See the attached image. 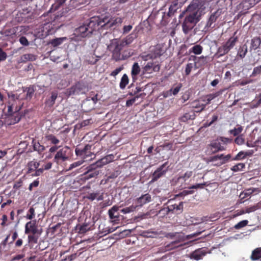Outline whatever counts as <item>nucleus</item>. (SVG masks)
I'll use <instances>...</instances> for the list:
<instances>
[{
	"label": "nucleus",
	"mask_w": 261,
	"mask_h": 261,
	"mask_svg": "<svg viewBox=\"0 0 261 261\" xmlns=\"http://www.w3.org/2000/svg\"><path fill=\"white\" fill-rule=\"evenodd\" d=\"M141 71L140 67L137 62H135L133 65L131 71V76L133 82L137 80V76Z\"/></svg>",
	"instance_id": "a878e982"
},
{
	"label": "nucleus",
	"mask_w": 261,
	"mask_h": 261,
	"mask_svg": "<svg viewBox=\"0 0 261 261\" xmlns=\"http://www.w3.org/2000/svg\"><path fill=\"white\" fill-rule=\"evenodd\" d=\"M181 87H182V84L181 83H179L175 88H174L173 89L172 88L169 91H167L164 94V97H167L169 95H171V93L174 95H176L179 92V91H180V90L181 88Z\"/></svg>",
	"instance_id": "2f4dec72"
},
{
	"label": "nucleus",
	"mask_w": 261,
	"mask_h": 261,
	"mask_svg": "<svg viewBox=\"0 0 261 261\" xmlns=\"http://www.w3.org/2000/svg\"><path fill=\"white\" fill-rule=\"evenodd\" d=\"M113 201L112 199H110V198H108V199L105 200L102 202H100L98 205V206L100 209V212H101V211H104L105 207L111 205Z\"/></svg>",
	"instance_id": "ea45409f"
},
{
	"label": "nucleus",
	"mask_w": 261,
	"mask_h": 261,
	"mask_svg": "<svg viewBox=\"0 0 261 261\" xmlns=\"http://www.w3.org/2000/svg\"><path fill=\"white\" fill-rule=\"evenodd\" d=\"M151 199V196L148 193L143 195L141 197L138 198L136 200L135 202L130 206L121 210V212H133L134 211H138L144 204L150 202Z\"/></svg>",
	"instance_id": "0eeeda50"
},
{
	"label": "nucleus",
	"mask_w": 261,
	"mask_h": 261,
	"mask_svg": "<svg viewBox=\"0 0 261 261\" xmlns=\"http://www.w3.org/2000/svg\"><path fill=\"white\" fill-rule=\"evenodd\" d=\"M14 105V103H11L10 101L8 102L7 114L10 117V122L9 123L10 125L17 123L20 120L18 113L16 111H13Z\"/></svg>",
	"instance_id": "9b49d317"
},
{
	"label": "nucleus",
	"mask_w": 261,
	"mask_h": 261,
	"mask_svg": "<svg viewBox=\"0 0 261 261\" xmlns=\"http://www.w3.org/2000/svg\"><path fill=\"white\" fill-rule=\"evenodd\" d=\"M67 39V38L65 37L57 38L50 40V44L54 47H56L61 45L64 41H66Z\"/></svg>",
	"instance_id": "f704fd0d"
},
{
	"label": "nucleus",
	"mask_w": 261,
	"mask_h": 261,
	"mask_svg": "<svg viewBox=\"0 0 261 261\" xmlns=\"http://www.w3.org/2000/svg\"><path fill=\"white\" fill-rule=\"evenodd\" d=\"M251 260H255L261 258V247L256 248L254 249L250 256Z\"/></svg>",
	"instance_id": "473e14b6"
},
{
	"label": "nucleus",
	"mask_w": 261,
	"mask_h": 261,
	"mask_svg": "<svg viewBox=\"0 0 261 261\" xmlns=\"http://www.w3.org/2000/svg\"><path fill=\"white\" fill-rule=\"evenodd\" d=\"M238 41V37L232 36L229 38L222 45L229 52L235 46Z\"/></svg>",
	"instance_id": "4be33fe9"
},
{
	"label": "nucleus",
	"mask_w": 261,
	"mask_h": 261,
	"mask_svg": "<svg viewBox=\"0 0 261 261\" xmlns=\"http://www.w3.org/2000/svg\"><path fill=\"white\" fill-rule=\"evenodd\" d=\"M191 116H192L189 113H185L182 116H181L180 117V120L181 121L186 122L188 120H190L191 119Z\"/></svg>",
	"instance_id": "338daca9"
},
{
	"label": "nucleus",
	"mask_w": 261,
	"mask_h": 261,
	"mask_svg": "<svg viewBox=\"0 0 261 261\" xmlns=\"http://www.w3.org/2000/svg\"><path fill=\"white\" fill-rule=\"evenodd\" d=\"M217 140L219 142V143H222V145H226L228 143L230 142L231 140H230L228 138H225L224 137H220L217 139Z\"/></svg>",
	"instance_id": "13d9d810"
},
{
	"label": "nucleus",
	"mask_w": 261,
	"mask_h": 261,
	"mask_svg": "<svg viewBox=\"0 0 261 261\" xmlns=\"http://www.w3.org/2000/svg\"><path fill=\"white\" fill-rule=\"evenodd\" d=\"M259 190L257 188H249L245 189L240 194L239 197L242 201L241 202H244L245 200L249 199L251 195L254 192H258Z\"/></svg>",
	"instance_id": "6ab92c4d"
},
{
	"label": "nucleus",
	"mask_w": 261,
	"mask_h": 261,
	"mask_svg": "<svg viewBox=\"0 0 261 261\" xmlns=\"http://www.w3.org/2000/svg\"><path fill=\"white\" fill-rule=\"evenodd\" d=\"M261 0H244L239 5V8L242 9L239 13L240 15H244L247 13V10L253 7Z\"/></svg>",
	"instance_id": "f8f14e48"
},
{
	"label": "nucleus",
	"mask_w": 261,
	"mask_h": 261,
	"mask_svg": "<svg viewBox=\"0 0 261 261\" xmlns=\"http://www.w3.org/2000/svg\"><path fill=\"white\" fill-rule=\"evenodd\" d=\"M114 155L112 154L107 155L101 159L98 160V164H100L101 167L110 163L114 160Z\"/></svg>",
	"instance_id": "c85d7f7f"
},
{
	"label": "nucleus",
	"mask_w": 261,
	"mask_h": 261,
	"mask_svg": "<svg viewBox=\"0 0 261 261\" xmlns=\"http://www.w3.org/2000/svg\"><path fill=\"white\" fill-rule=\"evenodd\" d=\"M235 143L238 145H242L244 143V139L242 135L238 136L234 140Z\"/></svg>",
	"instance_id": "774afa93"
},
{
	"label": "nucleus",
	"mask_w": 261,
	"mask_h": 261,
	"mask_svg": "<svg viewBox=\"0 0 261 261\" xmlns=\"http://www.w3.org/2000/svg\"><path fill=\"white\" fill-rule=\"evenodd\" d=\"M72 154L71 149L68 146H64L59 149L55 154L54 161L60 165L63 162L68 161Z\"/></svg>",
	"instance_id": "6e6552de"
},
{
	"label": "nucleus",
	"mask_w": 261,
	"mask_h": 261,
	"mask_svg": "<svg viewBox=\"0 0 261 261\" xmlns=\"http://www.w3.org/2000/svg\"><path fill=\"white\" fill-rule=\"evenodd\" d=\"M224 150H225V147L222 145L221 143H219L218 140L216 139L207 145L205 153L206 155H212Z\"/></svg>",
	"instance_id": "1a4fd4ad"
},
{
	"label": "nucleus",
	"mask_w": 261,
	"mask_h": 261,
	"mask_svg": "<svg viewBox=\"0 0 261 261\" xmlns=\"http://www.w3.org/2000/svg\"><path fill=\"white\" fill-rule=\"evenodd\" d=\"M245 167V165L244 163H238L234 166H233L232 167H231L230 170L232 171L233 172H239L242 171L243 169H244Z\"/></svg>",
	"instance_id": "49530a36"
},
{
	"label": "nucleus",
	"mask_w": 261,
	"mask_h": 261,
	"mask_svg": "<svg viewBox=\"0 0 261 261\" xmlns=\"http://www.w3.org/2000/svg\"><path fill=\"white\" fill-rule=\"evenodd\" d=\"M33 143L34 149L39 153H41L45 150V147L41 145L38 142H34L33 141Z\"/></svg>",
	"instance_id": "09e8293b"
},
{
	"label": "nucleus",
	"mask_w": 261,
	"mask_h": 261,
	"mask_svg": "<svg viewBox=\"0 0 261 261\" xmlns=\"http://www.w3.org/2000/svg\"><path fill=\"white\" fill-rule=\"evenodd\" d=\"M24 91L27 92L26 98L31 99L34 93V89L33 87H27Z\"/></svg>",
	"instance_id": "4d7b16f0"
},
{
	"label": "nucleus",
	"mask_w": 261,
	"mask_h": 261,
	"mask_svg": "<svg viewBox=\"0 0 261 261\" xmlns=\"http://www.w3.org/2000/svg\"><path fill=\"white\" fill-rule=\"evenodd\" d=\"M191 58L195 61V65H198L199 67L203 66L207 63V56H201L197 57L195 56H191Z\"/></svg>",
	"instance_id": "b1692460"
},
{
	"label": "nucleus",
	"mask_w": 261,
	"mask_h": 261,
	"mask_svg": "<svg viewBox=\"0 0 261 261\" xmlns=\"http://www.w3.org/2000/svg\"><path fill=\"white\" fill-rule=\"evenodd\" d=\"M194 193V191L192 190V189H189V190H184L183 191H182L181 192H180L179 194V195L181 196H185L188 195L192 194Z\"/></svg>",
	"instance_id": "0e129e2a"
},
{
	"label": "nucleus",
	"mask_w": 261,
	"mask_h": 261,
	"mask_svg": "<svg viewBox=\"0 0 261 261\" xmlns=\"http://www.w3.org/2000/svg\"><path fill=\"white\" fill-rule=\"evenodd\" d=\"M129 79L126 74H124L120 80L119 84V87L121 89H124L125 88L126 85L128 84Z\"/></svg>",
	"instance_id": "e433bc0d"
},
{
	"label": "nucleus",
	"mask_w": 261,
	"mask_h": 261,
	"mask_svg": "<svg viewBox=\"0 0 261 261\" xmlns=\"http://www.w3.org/2000/svg\"><path fill=\"white\" fill-rule=\"evenodd\" d=\"M225 91V89H221L215 93H211L206 95V97H208V99L212 101L214 98L217 97L218 96L221 95L223 92Z\"/></svg>",
	"instance_id": "de8ad7c7"
},
{
	"label": "nucleus",
	"mask_w": 261,
	"mask_h": 261,
	"mask_svg": "<svg viewBox=\"0 0 261 261\" xmlns=\"http://www.w3.org/2000/svg\"><path fill=\"white\" fill-rule=\"evenodd\" d=\"M65 20V18L63 12L54 14L50 15V20L44 24L43 31L46 35H52L63 25Z\"/></svg>",
	"instance_id": "f257e3e1"
},
{
	"label": "nucleus",
	"mask_w": 261,
	"mask_h": 261,
	"mask_svg": "<svg viewBox=\"0 0 261 261\" xmlns=\"http://www.w3.org/2000/svg\"><path fill=\"white\" fill-rule=\"evenodd\" d=\"M51 94L50 97L45 101V104L50 107H53L54 105L55 101L58 97V93L56 91L52 92Z\"/></svg>",
	"instance_id": "7c9ffc66"
},
{
	"label": "nucleus",
	"mask_w": 261,
	"mask_h": 261,
	"mask_svg": "<svg viewBox=\"0 0 261 261\" xmlns=\"http://www.w3.org/2000/svg\"><path fill=\"white\" fill-rule=\"evenodd\" d=\"M261 74V65L255 67L253 68L250 77H254L260 76Z\"/></svg>",
	"instance_id": "603ef678"
},
{
	"label": "nucleus",
	"mask_w": 261,
	"mask_h": 261,
	"mask_svg": "<svg viewBox=\"0 0 261 261\" xmlns=\"http://www.w3.org/2000/svg\"><path fill=\"white\" fill-rule=\"evenodd\" d=\"M252 154V152L250 151H240L236 156L232 159L233 161H239L245 159L247 156H251Z\"/></svg>",
	"instance_id": "c756f323"
},
{
	"label": "nucleus",
	"mask_w": 261,
	"mask_h": 261,
	"mask_svg": "<svg viewBox=\"0 0 261 261\" xmlns=\"http://www.w3.org/2000/svg\"><path fill=\"white\" fill-rule=\"evenodd\" d=\"M84 217L85 216V221L84 224L92 227L97 220L96 216H92L91 213H83Z\"/></svg>",
	"instance_id": "5701e85b"
},
{
	"label": "nucleus",
	"mask_w": 261,
	"mask_h": 261,
	"mask_svg": "<svg viewBox=\"0 0 261 261\" xmlns=\"http://www.w3.org/2000/svg\"><path fill=\"white\" fill-rule=\"evenodd\" d=\"M17 30V27L13 28L4 31H1L0 34L6 37H11L13 38L14 37H15Z\"/></svg>",
	"instance_id": "bb28decb"
},
{
	"label": "nucleus",
	"mask_w": 261,
	"mask_h": 261,
	"mask_svg": "<svg viewBox=\"0 0 261 261\" xmlns=\"http://www.w3.org/2000/svg\"><path fill=\"white\" fill-rule=\"evenodd\" d=\"M28 240L30 243L36 244L37 243L38 237L35 234H30L28 236Z\"/></svg>",
	"instance_id": "052dcab7"
},
{
	"label": "nucleus",
	"mask_w": 261,
	"mask_h": 261,
	"mask_svg": "<svg viewBox=\"0 0 261 261\" xmlns=\"http://www.w3.org/2000/svg\"><path fill=\"white\" fill-rule=\"evenodd\" d=\"M98 21L99 18L97 16L91 17L88 22L85 23L76 28L73 34L75 36L82 38L90 36L94 31L99 29Z\"/></svg>",
	"instance_id": "f03ea898"
},
{
	"label": "nucleus",
	"mask_w": 261,
	"mask_h": 261,
	"mask_svg": "<svg viewBox=\"0 0 261 261\" xmlns=\"http://www.w3.org/2000/svg\"><path fill=\"white\" fill-rule=\"evenodd\" d=\"M206 186V183L203 182L201 184H197L195 185H193L189 188V189H203L204 186Z\"/></svg>",
	"instance_id": "680f3d73"
},
{
	"label": "nucleus",
	"mask_w": 261,
	"mask_h": 261,
	"mask_svg": "<svg viewBox=\"0 0 261 261\" xmlns=\"http://www.w3.org/2000/svg\"><path fill=\"white\" fill-rule=\"evenodd\" d=\"M221 14L222 11L220 9L217 10L216 11L211 14L206 22L205 28H214L215 27V25H213V24L216 22L217 19L221 16Z\"/></svg>",
	"instance_id": "f3484780"
},
{
	"label": "nucleus",
	"mask_w": 261,
	"mask_h": 261,
	"mask_svg": "<svg viewBox=\"0 0 261 261\" xmlns=\"http://www.w3.org/2000/svg\"><path fill=\"white\" fill-rule=\"evenodd\" d=\"M98 59H97L94 55H92L91 57H89V59H87V62L90 64H95L97 61Z\"/></svg>",
	"instance_id": "e2e57ef3"
},
{
	"label": "nucleus",
	"mask_w": 261,
	"mask_h": 261,
	"mask_svg": "<svg viewBox=\"0 0 261 261\" xmlns=\"http://www.w3.org/2000/svg\"><path fill=\"white\" fill-rule=\"evenodd\" d=\"M261 43V40L259 37H254L251 39V49L255 50L259 47Z\"/></svg>",
	"instance_id": "72a5a7b5"
},
{
	"label": "nucleus",
	"mask_w": 261,
	"mask_h": 261,
	"mask_svg": "<svg viewBox=\"0 0 261 261\" xmlns=\"http://www.w3.org/2000/svg\"><path fill=\"white\" fill-rule=\"evenodd\" d=\"M207 252L206 249L199 248L195 250L190 254V258L196 260L202 259V258L207 254Z\"/></svg>",
	"instance_id": "a211bd4d"
},
{
	"label": "nucleus",
	"mask_w": 261,
	"mask_h": 261,
	"mask_svg": "<svg viewBox=\"0 0 261 261\" xmlns=\"http://www.w3.org/2000/svg\"><path fill=\"white\" fill-rule=\"evenodd\" d=\"M99 194V192L96 193H88L86 195V198L91 201L95 199Z\"/></svg>",
	"instance_id": "bf43d9fd"
},
{
	"label": "nucleus",
	"mask_w": 261,
	"mask_h": 261,
	"mask_svg": "<svg viewBox=\"0 0 261 261\" xmlns=\"http://www.w3.org/2000/svg\"><path fill=\"white\" fill-rule=\"evenodd\" d=\"M21 62H26L28 61H34L36 60V57L33 54H24L21 57Z\"/></svg>",
	"instance_id": "79ce46f5"
},
{
	"label": "nucleus",
	"mask_w": 261,
	"mask_h": 261,
	"mask_svg": "<svg viewBox=\"0 0 261 261\" xmlns=\"http://www.w3.org/2000/svg\"><path fill=\"white\" fill-rule=\"evenodd\" d=\"M206 4L205 0H193L191 4L189 6V9H193V11H202L205 8Z\"/></svg>",
	"instance_id": "dca6fc26"
},
{
	"label": "nucleus",
	"mask_w": 261,
	"mask_h": 261,
	"mask_svg": "<svg viewBox=\"0 0 261 261\" xmlns=\"http://www.w3.org/2000/svg\"><path fill=\"white\" fill-rule=\"evenodd\" d=\"M134 38L133 36L130 35L127 36L124 39L122 40H119L121 43L123 45L124 47L130 44L133 41Z\"/></svg>",
	"instance_id": "a18cd8bd"
},
{
	"label": "nucleus",
	"mask_w": 261,
	"mask_h": 261,
	"mask_svg": "<svg viewBox=\"0 0 261 261\" xmlns=\"http://www.w3.org/2000/svg\"><path fill=\"white\" fill-rule=\"evenodd\" d=\"M91 149L86 150L84 152L83 158L86 160H91L95 157V154L91 151Z\"/></svg>",
	"instance_id": "3c124183"
},
{
	"label": "nucleus",
	"mask_w": 261,
	"mask_h": 261,
	"mask_svg": "<svg viewBox=\"0 0 261 261\" xmlns=\"http://www.w3.org/2000/svg\"><path fill=\"white\" fill-rule=\"evenodd\" d=\"M168 164V162H166L157 168L152 175V179L150 182H153L158 180L160 178L165 175L168 170V169L165 168Z\"/></svg>",
	"instance_id": "ddd939ff"
},
{
	"label": "nucleus",
	"mask_w": 261,
	"mask_h": 261,
	"mask_svg": "<svg viewBox=\"0 0 261 261\" xmlns=\"http://www.w3.org/2000/svg\"><path fill=\"white\" fill-rule=\"evenodd\" d=\"M39 184V180L38 179L35 180L33 182L31 183L29 187V190L31 191H32L33 187H37Z\"/></svg>",
	"instance_id": "69168bd1"
},
{
	"label": "nucleus",
	"mask_w": 261,
	"mask_h": 261,
	"mask_svg": "<svg viewBox=\"0 0 261 261\" xmlns=\"http://www.w3.org/2000/svg\"><path fill=\"white\" fill-rule=\"evenodd\" d=\"M91 227H92L83 223L82 225L79 226V228H77V229H79V233H84L86 231L89 230L91 228Z\"/></svg>",
	"instance_id": "6e6d98bb"
},
{
	"label": "nucleus",
	"mask_w": 261,
	"mask_h": 261,
	"mask_svg": "<svg viewBox=\"0 0 261 261\" xmlns=\"http://www.w3.org/2000/svg\"><path fill=\"white\" fill-rule=\"evenodd\" d=\"M46 141L50 142L51 144L57 145L59 143L60 140L54 135L49 134L45 136Z\"/></svg>",
	"instance_id": "58836bf2"
},
{
	"label": "nucleus",
	"mask_w": 261,
	"mask_h": 261,
	"mask_svg": "<svg viewBox=\"0 0 261 261\" xmlns=\"http://www.w3.org/2000/svg\"><path fill=\"white\" fill-rule=\"evenodd\" d=\"M91 148V145L89 144L86 145L84 148H81L80 147H77L75 149V154L77 156L83 157V154L84 153V151L86 150L90 149Z\"/></svg>",
	"instance_id": "c9c22d12"
},
{
	"label": "nucleus",
	"mask_w": 261,
	"mask_h": 261,
	"mask_svg": "<svg viewBox=\"0 0 261 261\" xmlns=\"http://www.w3.org/2000/svg\"><path fill=\"white\" fill-rule=\"evenodd\" d=\"M102 167L100 164H98V161L87 167V171L84 173L85 177L89 179L97 176L99 174L98 168Z\"/></svg>",
	"instance_id": "9d476101"
},
{
	"label": "nucleus",
	"mask_w": 261,
	"mask_h": 261,
	"mask_svg": "<svg viewBox=\"0 0 261 261\" xmlns=\"http://www.w3.org/2000/svg\"><path fill=\"white\" fill-rule=\"evenodd\" d=\"M199 19L197 12L192 11L191 12L187 13L182 24V28L184 33L185 34H187L196 25V23L199 21Z\"/></svg>",
	"instance_id": "7ed1b4c3"
},
{
	"label": "nucleus",
	"mask_w": 261,
	"mask_h": 261,
	"mask_svg": "<svg viewBox=\"0 0 261 261\" xmlns=\"http://www.w3.org/2000/svg\"><path fill=\"white\" fill-rule=\"evenodd\" d=\"M40 164L39 162L32 161L28 163V171L27 174H31L33 172L35 171L39 166Z\"/></svg>",
	"instance_id": "cd10ccee"
},
{
	"label": "nucleus",
	"mask_w": 261,
	"mask_h": 261,
	"mask_svg": "<svg viewBox=\"0 0 261 261\" xmlns=\"http://www.w3.org/2000/svg\"><path fill=\"white\" fill-rule=\"evenodd\" d=\"M203 49V47L201 45L197 44L192 47L190 49L189 51L190 53H193L195 55H200L202 53Z\"/></svg>",
	"instance_id": "4c0bfd02"
},
{
	"label": "nucleus",
	"mask_w": 261,
	"mask_h": 261,
	"mask_svg": "<svg viewBox=\"0 0 261 261\" xmlns=\"http://www.w3.org/2000/svg\"><path fill=\"white\" fill-rule=\"evenodd\" d=\"M247 52V47L246 45H244L242 46H241L238 50V55L241 58H243L246 55Z\"/></svg>",
	"instance_id": "8fccbe9b"
},
{
	"label": "nucleus",
	"mask_w": 261,
	"mask_h": 261,
	"mask_svg": "<svg viewBox=\"0 0 261 261\" xmlns=\"http://www.w3.org/2000/svg\"><path fill=\"white\" fill-rule=\"evenodd\" d=\"M248 223V221L247 220H242L236 224L233 228L236 229H240L247 226Z\"/></svg>",
	"instance_id": "864d4df0"
},
{
	"label": "nucleus",
	"mask_w": 261,
	"mask_h": 261,
	"mask_svg": "<svg viewBox=\"0 0 261 261\" xmlns=\"http://www.w3.org/2000/svg\"><path fill=\"white\" fill-rule=\"evenodd\" d=\"M110 221L114 224H122L123 216L119 215V213H109Z\"/></svg>",
	"instance_id": "393cba45"
},
{
	"label": "nucleus",
	"mask_w": 261,
	"mask_h": 261,
	"mask_svg": "<svg viewBox=\"0 0 261 261\" xmlns=\"http://www.w3.org/2000/svg\"><path fill=\"white\" fill-rule=\"evenodd\" d=\"M243 130V127L241 125H237V127H234L232 129L229 130V133L233 136H237L241 134Z\"/></svg>",
	"instance_id": "37998d69"
},
{
	"label": "nucleus",
	"mask_w": 261,
	"mask_h": 261,
	"mask_svg": "<svg viewBox=\"0 0 261 261\" xmlns=\"http://www.w3.org/2000/svg\"><path fill=\"white\" fill-rule=\"evenodd\" d=\"M206 107V104L201 103L199 101H195L193 103V107L197 109V112H200L203 111Z\"/></svg>",
	"instance_id": "c03bdc74"
},
{
	"label": "nucleus",
	"mask_w": 261,
	"mask_h": 261,
	"mask_svg": "<svg viewBox=\"0 0 261 261\" xmlns=\"http://www.w3.org/2000/svg\"><path fill=\"white\" fill-rule=\"evenodd\" d=\"M38 232L37 226L36 221H30L25 224V233L36 234Z\"/></svg>",
	"instance_id": "aec40b11"
},
{
	"label": "nucleus",
	"mask_w": 261,
	"mask_h": 261,
	"mask_svg": "<svg viewBox=\"0 0 261 261\" xmlns=\"http://www.w3.org/2000/svg\"><path fill=\"white\" fill-rule=\"evenodd\" d=\"M231 157V156L230 154L227 155L221 154L211 156L210 157L208 160L209 162H214L219 160L220 162L217 164H216V165L221 166L228 162V161L230 159Z\"/></svg>",
	"instance_id": "2eb2a0df"
},
{
	"label": "nucleus",
	"mask_w": 261,
	"mask_h": 261,
	"mask_svg": "<svg viewBox=\"0 0 261 261\" xmlns=\"http://www.w3.org/2000/svg\"><path fill=\"white\" fill-rule=\"evenodd\" d=\"M124 47L117 39H113L108 45V49L112 54V58L116 61L122 59L121 51Z\"/></svg>",
	"instance_id": "423d86ee"
},
{
	"label": "nucleus",
	"mask_w": 261,
	"mask_h": 261,
	"mask_svg": "<svg viewBox=\"0 0 261 261\" xmlns=\"http://www.w3.org/2000/svg\"><path fill=\"white\" fill-rule=\"evenodd\" d=\"M99 18V27L101 28H111L114 26H118L122 22V18L119 17H110L109 15H101L97 16Z\"/></svg>",
	"instance_id": "20e7f679"
},
{
	"label": "nucleus",
	"mask_w": 261,
	"mask_h": 261,
	"mask_svg": "<svg viewBox=\"0 0 261 261\" xmlns=\"http://www.w3.org/2000/svg\"><path fill=\"white\" fill-rule=\"evenodd\" d=\"M160 69L159 64L153 62H148L147 64L142 68V75L150 74L153 72H158Z\"/></svg>",
	"instance_id": "4468645a"
},
{
	"label": "nucleus",
	"mask_w": 261,
	"mask_h": 261,
	"mask_svg": "<svg viewBox=\"0 0 261 261\" xmlns=\"http://www.w3.org/2000/svg\"><path fill=\"white\" fill-rule=\"evenodd\" d=\"M88 91L87 84L83 82L79 81L76 82L69 88L66 89L65 94L69 97L73 95H80L85 94Z\"/></svg>",
	"instance_id": "39448f33"
},
{
	"label": "nucleus",
	"mask_w": 261,
	"mask_h": 261,
	"mask_svg": "<svg viewBox=\"0 0 261 261\" xmlns=\"http://www.w3.org/2000/svg\"><path fill=\"white\" fill-rule=\"evenodd\" d=\"M229 52L223 46V45H222L218 48L215 56L219 58L226 55Z\"/></svg>",
	"instance_id": "a19ab883"
},
{
	"label": "nucleus",
	"mask_w": 261,
	"mask_h": 261,
	"mask_svg": "<svg viewBox=\"0 0 261 261\" xmlns=\"http://www.w3.org/2000/svg\"><path fill=\"white\" fill-rule=\"evenodd\" d=\"M177 6V3H174L172 4L169 8V11L167 14H166L165 13H164L161 22L163 24L165 25L168 22V21L166 20L165 18L166 17H169L174 14L176 11Z\"/></svg>",
	"instance_id": "412c9836"
},
{
	"label": "nucleus",
	"mask_w": 261,
	"mask_h": 261,
	"mask_svg": "<svg viewBox=\"0 0 261 261\" xmlns=\"http://www.w3.org/2000/svg\"><path fill=\"white\" fill-rule=\"evenodd\" d=\"M260 208H261V201L256 204L248 208L246 212H253Z\"/></svg>",
	"instance_id": "5fc2aeb1"
}]
</instances>
